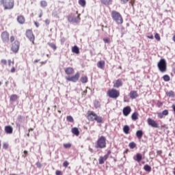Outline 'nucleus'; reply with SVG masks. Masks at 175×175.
Instances as JSON below:
<instances>
[{
    "instance_id": "43",
    "label": "nucleus",
    "mask_w": 175,
    "mask_h": 175,
    "mask_svg": "<svg viewBox=\"0 0 175 175\" xmlns=\"http://www.w3.org/2000/svg\"><path fill=\"white\" fill-rule=\"evenodd\" d=\"M63 166H64V167H68V166H69V162H68V161H65L63 163Z\"/></svg>"
},
{
    "instance_id": "63",
    "label": "nucleus",
    "mask_w": 175,
    "mask_h": 175,
    "mask_svg": "<svg viewBox=\"0 0 175 175\" xmlns=\"http://www.w3.org/2000/svg\"><path fill=\"white\" fill-rule=\"evenodd\" d=\"M35 25L38 27V23L35 22Z\"/></svg>"
},
{
    "instance_id": "24",
    "label": "nucleus",
    "mask_w": 175,
    "mask_h": 175,
    "mask_svg": "<svg viewBox=\"0 0 175 175\" xmlns=\"http://www.w3.org/2000/svg\"><path fill=\"white\" fill-rule=\"evenodd\" d=\"M101 3L105 5V6H109V5H111L113 0H100Z\"/></svg>"
},
{
    "instance_id": "56",
    "label": "nucleus",
    "mask_w": 175,
    "mask_h": 175,
    "mask_svg": "<svg viewBox=\"0 0 175 175\" xmlns=\"http://www.w3.org/2000/svg\"><path fill=\"white\" fill-rule=\"evenodd\" d=\"M172 107L173 111L175 114V105H172Z\"/></svg>"
},
{
    "instance_id": "8",
    "label": "nucleus",
    "mask_w": 175,
    "mask_h": 175,
    "mask_svg": "<svg viewBox=\"0 0 175 175\" xmlns=\"http://www.w3.org/2000/svg\"><path fill=\"white\" fill-rule=\"evenodd\" d=\"M80 79V72H77L75 75L71 77H66L67 81H72V83H77V81Z\"/></svg>"
},
{
    "instance_id": "3",
    "label": "nucleus",
    "mask_w": 175,
    "mask_h": 175,
    "mask_svg": "<svg viewBox=\"0 0 175 175\" xmlns=\"http://www.w3.org/2000/svg\"><path fill=\"white\" fill-rule=\"evenodd\" d=\"M111 16L113 21H116L117 24H122L124 23V18H122V15L116 10H113L111 13Z\"/></svg>"
},
{
    "instance_id": "41",
    "label": "nucleus",
    "mask_w": 175,
    "mask_h": 175,
    "mask_svg": "<svg viewBox=\"0 0 175 175\" xmlns=\"http://www.w3.org/2000/svg\"><path fill=\"white\" fill-rule=\"evenodd\" d=\"M154 38L156 40H161V36H159V33H156L154 35Z\"/></svg>"
},
{
    "instance_id": "50",
    "label": "nucleus",
    "mask_w": 175,
    "mask_h": 175,
    "mask_svg": "<svg viewBox=\"0 0 175 175\" xmlns=\"http://www.w3.org/2000/svg\"><path fill=\"white\" fill-rule=\"evenodd\" d=\"M10 72H11V73H14V72H16V68L12 67V68H11Z\"/></svg>"
},
{
    "instance_id": "26",
    "label": "nucleus",
    "mask_w": 175,
    "mask_h": 175,
    "mask_svg": "<svg viewBox=\"0 0 175 175\" xmlns=\"http://www.w3.org/2000/svg\"><path fill=\"white\" fill-rule=\"evenodd\" d=\"M165 95L168 96V98H174L175 93L174 91H169L165 92Z\"/></svg>"
},
{
    "instance_id": "64",
    "label": "nucleus",
    "mask_w": 175,
    "mask_h": 175,
    "mask_svg": "<svg viewBox=\"0 0 175 175\" xmlns=\"http://www.w3.org/2000/svg\"><path fill=\"white\" fill-rule=\"evenodd\" d=\"M34 62H39V60H35Z\"/></svg>"
},
{
    "instance_id": "31",
    "label": "nucleus",
    "mask_w": 175,
    "mask_h": 175,
    "mask_svg": "<svg viewBox=\"0 0 175 175\" xmlns=\"http://www.w3.org/2000/svg\"><path fill=\"white\" fill-rule=\"evenodd\" d=\"M80 81H81L83 84L88 83V77L87 76L81 77L80 78Z\"/></svg>"
},
{
    "instance_id": "12",
    "label": "nucleus",
    "mask_w": 175,
    "mask_h": 175,
    "mask_svg": "<svg viewBox=\"0 0 175 175\" xmlns=\"http://www.w3.org/2000/svg\"><path fill=\"white\" fill-rule=\"evenodd\" d=\"M147 122L150 126H152V128H159V125L158 124V123L152 118H148Z\"/></svg>"
},
{
    "instance_id": "53",
    "label": "nucleus",
    "mask_w": 175,
    "mask_h": 175,
    "mask_svg": "<svg viewBox=\"0 0 175 175\" xmlns=\"http://www.w3.org/2000/svg\"><path fill=\"white\" fill-rule=\"evenodd\" d=\"M157 154L158 155H161V154H162V150H157Z\"/></svg>"
},
{
    "instance_id": "29",
    "label": "nucleus",
    "mask_w": 175,
    "mask_h": 175,
    "mask_svg": "<svg viewBox=\"0 0 175 175\" xmlns=\"http://www.w3.org/2000/svg\"><path fill=\"white\" fill-rule=\"evenodd\" d=\"M136 136L138 139H142V137H143V131L142 130H138L137 132H136Z\"/></svg>"
},
{
    "instance_id": "36",
    "label": "nucleus",
    "mask_w": 175,
    "mask_h": 175,
    "mask_svg": "<svg viewBox=\"0 0 175 175\" xmlns=\"http://www.w3.org/2000/svg\"><path fill=\"white\" fill-rule=\"evenodd\" d=\"M163 79L164 80V81H170V77L167 75H165L163 77Z\"/></svg>"
},
{
    "instance_id": "51",
    "label": "nucleus",
    "mask_w": 175,
    "mask_h": 175,
    "mask_svg": "<svg viewBox=\"0 0 175 175\" xmlns=\"http://www.w3.org/2000/svg\"><path fill=\"white\" fill-rule=\"evenodd\" d=\"M45 24H46V25H49L50 24V20L46 19L45 20Z\"/></svg>"
},
{
    "instance_id": "20",
    "label": "nucleus",
    "mask_w": 175,
    "mask_h": 175,
    "mask_svg": "<svg viewBox=\"0 0 175 175\" xmlns=\"http://www.w3.org/2000/svg\"><path fill=\"white\" fill-rule=\"evenodd\" d=\"M122 80L121 79H117L113 84V88H120V87H122Z\"/></svg>"
},
{
    "instance_id": "59",
    "label": "nucleus",
    "mask_w": 175,
    "mask_h": 175,
    "mask_svg": "<svg viewBox=\"0 0 175 175\" xmlns=\"http://www.w3.org/2000/svg\"><path fill=\"white\" fill-rule=\"evenodd\" d=\"M128 152H129V149H126L125 151H124V154H128Z\"/></svg>"
},
{
    "instance_id": "38",
    "label": "nucleus",
    "mask_w": 175,
    "mask_h": 175,
    "mask_svg": "<svg viewBox=\"0 0 175 175\" xmlns=\"http://www.w3.org/2000/svg\"><path fill=\"white\" fill-rule=\"evenodd\" d=\"M94 106L95 109H99V107H100V103H99V101H95L94 103Z\"/></svg>"
},
{
    "instance_id": "33",
    "label": "nucleus",
    "mask_w": 175,
    "mask_h": 175,
    "mask_svg": "<svg viewBox=\"0 0 175 175\" xmlns=\"http://www.w3.org/2000/svg\"><path fill=\"white\" fill-rule=\"evenodd\" d=\"M40 6L41 8H47V1L42 0L40 1Z\"/></svg>"
},
{
    "instance_id": "17",
    "label": "nucleus",
    "mask_w": 175,
    "mask_h": 175,
    "mask_svg": "<svg viewBox=\"0 0 175 175\" xmlns=\"http://www.w3.org/2000/svg\"><path fill=\"white\" fill-rule=\"evenodd\" d=\"M109 157H107V155L101 156L98 159V163L99 165H103L106 161H107Z\"/></svg>"
},
{
    "instance_id": "9",
    "label": "nucleus",
    "mask_w": 175,
    "mask_h": 175,
    "mask_svg": "<svg viewBox=\"0 0 175 175\" xmlns=\"http://www.w3.org/2000/svg\"><path fill=\"white\" fill-rule=\"evenodd\" d=\"M26 37L32 42L33 44H35V36L33 35V31L32 29H27L25 32Z\"/></svg>"
},
{
    "instance_id": "61",
    "label": "nucleus",
    "mask_w": 175,
    "mask_h": 175,
    "mask_svg": "<svg viewBox=\"0 0 175 175\" xmlns=\"http://www.w3.org/2000/svg\"><path fill=\"white\" fill-rule=\"evenodd\" d=\"M42 16H43V14H40L39 15L40 18L42 17Z\"/></svg>"
},
{
    "instance_id": "27",
    "label": "nucleus",
    "mask_w": 175,
    "mask_h": 175,
    "mask_svg": "<svg viewBox=\"0 0 175 175\" xmlns=\"http://www.w3.org/2000/svg\"><path fill=\"white\" fill-rule=\"evenodd\" d=\"M18 99V96L17 94H12L10 97V102H16Z\"/></svg>"
},
{
    "instance_id": "60",
    "label": "nucleus",
    "mask_w": 175,
    "mask_h": 175,
    "mask_svg": "<svg viewBox=\"0 0 175 175\" xmlns=\"http://www.w3.org/2000/svg\"><path fill=\"white\" fill-rule=\"evenodd\" d=\"M32 131H33V129H32V128L29 129V132H31Z\"/></svg>"
},
{
    "instance_id": "46",
    "label": "nucleus",
    "mask_w": 175,
    "mask_h": 175,
    "mask_svg": "<svg viewBox=\"0 0 175 175\" xmlns=\"http://www.w3.org/2000/svg\"><path fill=\"white\" fill-rule=\"evenodd\" d=\"M12 65H14V61L8 60V66H12Z\"/></svg>"
},
{
    "instance_id": "49",
    "label": "nucleus",
    "mask_w": 175,
    "mask_h": 175,
    "mask_svg": "<svg viewBox=\"0 0 175 175\" xmlns=\"http://www.w3.org/2000/svg\"><path fill=\"white\" fill-rule=\"evenodd\" d=\"M55 174L56 175H62V172L61 171H59V170H57L55 172Z\"/></svg>"
},
{
    "instance_id": "6",
    "label": "nucleus",
    "mask_w": 175,
    "mask_h": 175,
    "mask_svg": "<svg viewBox=\"0 0 175 175\" xmlns=\"http://www.w3.org/2000/svg\"><path fill=\"white\" fill-rule=\"evenodd\" d=\"M107 95L111 99H117L118 98H120V90H117V89L114 88L109 89L107 92Z\"/></svg>"
},
{
    "instance_id": "10",
    "label": "nucleus",
    "mask_w": 175,
    "mask_h": 175,
    "mask_svg": "<svg viewBox=\"0 0 175 175\" xmlns=\"http://www.w3.org/2000/svg\"><path fill=\"white\" fill-rule=\"evenodd\" d=\"M9 36H10V34H9V32H8V31H4L1 33V38L3 43H9V40H10Z\"/></svg>"
},
{
    "instance_id": "5",
    "label": "nucleus",
    "mask_w": 175,
    "mask_h": 175,
    "mask_svg": "<svg viewBox=\"0 0 175 175\" xmlns=\"http://www.w3.org/2000/svg\"><path fill=\"white\" fill-rule=\"evenodd\" d=\"M1 5H3L5 10H10L14 8V0H0Z\"/></svg>"
},
{
    "instance_id": "4",
    "label": "nucleus",
    "mask_w": 175,
    "mask_h": 175,
    "mask_svg": "<svg viewBox=\"0 0 175 175\" xmlns=\"http://www.w3.org/2000/svg\"><path fill=\"white\" fill-rule=\"evenodd\" d=\"M107 147V143H106V137L102 135L99 137L96 142L95 144V148H100V150H102L103 148H106Z\"/></svg>"
},
{
    "instance_id": "18",
    "label": "nucleus",
    "mask_w": 175,
    "mask_h": 175,
    "mask_svg": "<svg viewBox=\"0 0 175 175\" xmlns=\"http://www.w3.org/2000/svg\"><path fill=\"white\" fill-rule=\"evenodd\" d=\"M4 131L8 135H12L13 133V127L12 126H5Z\"/></svg>"
},
{
    "instance_id": "57",
    "label": "nucleus",
    "mask_w": 175,
    "mask_h": 175,
    "mask_svg": "<svg viewBox=\"0 0 175 175\" xmlns=\"http://www.w3.org/2000/svg\"><path fill=\"white\" fill-rule=\"evenodd\" d=\"M123 3H126L129 0H121Z\"/></svg>"
},
{
    "instance_id": "25",
    "label": "nucleus",
    "mask_w": 175,
    "mask_h": 175,
    "mask_svg": "<svg viewBox=\"0 0 175 175\" xmlns=\"http://www.w3.org/2000/svg\"><path fill=\"white\" fill-rule=\"evenodd\" d=\"M131 118L133 121H136L137 120H139V113L137 112H134L131 115Z\"/></svg>"
},
{
    "instance_id": "2",
    "label": "nucleus",
    "mask_w": 175,
    "mask_h": 175,
    "mask_svg": "<svg viewBox=\"0 0 175 175\" xmlns=\"http://www.w3.org/2000/svg\"><path fill=\"white\" fill-rule=\"evenodd\" d=\"M10 43L12 44L11 50L13 53H18L20 50V41L16 40V37L14 36H11L10 38Z\"/></svg>"
},
{
    "instance_id": "1",
    "label": "nucleus",
    "mask_w": 175,
    "mask_h": 175,
    "mask_svg": "<svg viewBox=\"0 0 175 175\" xmlns=\"http://www.w3.org/2000/svg\"><path fill=\"white\" fill-rule=\"evenodd\" d=\"M87 118L88 121H96L98 124H103V118L101 116H98L94 111H88L87 113Z\"/></svg>"
},
{
    "instance_id": "34",
    "label": "nucleus",
    "mask_w": 175,
    "mask_h": 175,
    "mask_svg": "<svg viewBox=\"0 0 175 175\" xmlns=\"http://www.w3.org/2000/svg\"><path fill=\"white\" fill-rule=\"evenodd\" d=\"M144 170H145V172H151V166L148 165H145L144 166Z\"/></svg>"
},
{
    "instance_id": "30",
    "label": "nucleus",
    "mask_w": 175,
    "mask_h": 175,
    "mask_svg": "<svg viewBox=\"0 0 175 175\" xmlns=\"http://www.w3.org/2000/svg\"><path fill=\"white\" fill-rule=\"evenodd\" d=\"M142 159H143V156H142V154L137 153L136 154V159H135V161L137 162H142Z\"/></svg>"
},
{
    "instance_id": "62",
    "label": "nucleus",
    "mask_w": 175,
    "mask_h": 175,
    "mask_svg": "<svg viewBox=\"0 0 175 175\" xmlns=\"http://www.w3.org/2000/svg\"><path fill=\"white\" fill-rule=\"evenodd\" d=\"M169 157H172V153H169Z\"/></svg>"
},
{
    "instance_id": "7",
    "label": "nucleus",
    "mask_w": 175,
    "mask_h": 175,
    "mask_svg": "<svg viewBox=\"0 0 175 175\" xmlns=\"http://www.w3.org/2000/svg\"><path fill=\"white\" fill-rule=\"evenodd\" d=\"M157 68L161 73H165L167 70V64L166 63V59H161L157 64Z\"/></svg>"
},
{
    "instance_id": "39",
    "label": "nucleus",
    "mask_w": 175,
    "mask_h": 175,
    "mask_svg": "<svg viewBox=\"0 0 175 175\" xmlns=\"http://www.w3.org/2000/svg\"><path fill=\"white\" fill-rule=\"evenodd\" d=\"M49 46H50L53 50H54V51H55V50H57V45H55V44L54 43H48Z\"/></svg>"
},
{
    "instance_id": "58",
    "label": "nucleus",
    "mask_w": 175,
    "mask_h": 175,
    "mask_svg": "<svg viewBox=\"0 0 175 175\" xmlns=\"http://www.w3.org/2000/svg\"><path fill=\"white\" fill-rule=\"evenodd\" d=\"M18 120L20 121V120H23V116H19L18 117Z\"/></svg>"
},
{
    "instance_id": "47",
    "label": "nucleus",
    "mask_w": 175,
    "mask_h": 175,
    "mask_svg": "<svg viewBox=\"0 0 175 175\" xmlns=\"http://www.w3.org/2000/svg\"><path fill=\"white\" fill-rule=\"evenodd\" d=\"M103 42L105 43H110V38H103Z\"/></svg>"
},
{
    "instance_id": "23",
    "label": "nucleus",
    "mask_w": 175,
    "mask_h": 175,
    "mask_svg": "<svg viewBox=\"0 0 175 175\" xmlns=\"http://www.w3.org/2000/svg\"><path fill=\"white\" fill-rule=\"evenodd\" d=\"M131 131V127L128 125H124L123 126V132L125 135H129V131Z\"/></svg>"
},
{
    "instance_id": "42",
    "label": "nucleus",
    "mask_w": 175,
    "mask_h": 175,
    "mask_svg": "<svg viewBox=\"0 0 175 175\" xmlns=\"http://www.w3.org/2000/svg\"><path fill=\"white\" fill-rule=\"evenodd\" d=\"M1 65H8V61L5 59H2L1 60Z\"/></svg>"
},
{
    "instance_id": "48",
    "label": "nucleus",
    "mask_w": 175,
    "mask_h": 175,
    "mask_svg": "<svg viewBox=\"0 0 175 175\" xmlns=\"http://www.w3.org/2000/svg\"><path fill=\"white\" fill-rule=\"evenodd\" d=\"M24 154L23 155V158H27V155H28V151L24 150Z\"/></svg>"
},
{
    "instance_id": "28",
    "label": "nucleus",
    "mask_w": 175,
    "mask_h": 175,
    "mask_svg": "<svg viewBox=\"0 0 175 175\" xmlns=\"http://www.w3.org/2000/svg\"><path fill=\"white\" fill-rule=\"evenodd\" d=\"M72 53H75V54H80V49L77 46H74L72 48Z\"/></svg>"
},
{
    "instance_id": "32",
    "label": "nucleus",
    "mask_w": 175,
    "mask_h": 175,
    "mask_svg": "<svg viewBox=\"0 0 175 175\" xmlns=\"http://www.w3.org/2000/svg\"><path fill=\"white\" fill-rule=\"evenodd\" d=\"M86 4L87 3L85 2V0H79V5L82 6V8H85Z\"/></svg>"
},
{
    "instance_id": "21",
    "label": "nucleus",
    "mask_w": 175,
    "mask_h": 175,
    "mask_svg": "<svg viewBox=\"0 0 175 175\" xmlns=\"http://www.w3.org/2000/svg\"><path fill=\"white\" fill-rule=\"evenodd\" d=\"M17 21L19 24H24L25 23V18L23 15L18 16L17 17Z\"/></svg>"
},
{
    "instance_id": "13",
    "label": "nucleus",
    "mask_w": 175,
    "mask_h": 175,
    "mask_svg": "<svg viewBox=\"0 0 175 175\" xmlns=\"http://www.w3.org/2000/svg\"><path fill=\"white\" fill-rule=\"evenodd\" d=\"M166 116H169V110L164 109L162 112L157 113V117L158 118L162 119L164 117H166Z\"/></svg>"
},
{
    "instance_id": "15",
    "label": "nucleus",
    "mask_w": 175,
    "mask_h": 175,
    "mask_svg": "<svg viewBox=\"0 0 175 175\" xmlns=\"http://www.w3.org/2000/svg\"><path fill=\"white\" fill-rule=\"evenodd\" d=\"M131 111H132V109H131V107L129 106H127L124 108H123V115L125 116V117H128V116H129V114H131Z\"/></svg>"
},
{
    "instance_id": "35",
    "label": "nucleus",
    "mask_w": 175,
    "mask_h": 175,
    "mask_svg": "<svg viewBox=\"0 0 175 175\" xmlns=\"http://www.w3.org/2000/svg\"><path fill=\"white\" fill-rule=\"evenodd\" d=\"M66 120L68 122H75V119H73V117H72V116H68L66 117Z\"/></svg>"
},
{
    "instance_id": "45",
    "label": "nucleus",
    "mask_w": 175,
    "mask_h": 175,
    "mask_svg": "<svg viewBox=\"0 0 175 175\" xmlns=\"http://www.w3.org/2000/svg\"><path fill=\"white\" fill-rule=\"evenodd\" d=\"M8 148L9 145L7 143H4L3 145V148H4V150H8Z\"/></svg>"
},
{
    "instance_id": "37",
    "label": "nucleus",
    "mask_w": 175,
    "mask_h": 175,
    "mask_svg": "<svg viewBox=\"0 0 175 175\" xmlns=\"http://www.w3.org/2000/svg\"><path fill=\"white\" fill-rule=\"evenodd\" d=\"M129 147H130V148L131 149L135 148L136 143H135L134 142H130L129 144Z\"/></svg>"
},
{
    "instance_id": "19",
    "label": "nucleus",
    "mask_w": 175,
    "mask_h": 175,
    "mask_svg": "<svg viewBox=\"0 0 175 175\" xmlns=\"http://www.w3.org/2000/svg\"><path fill=\"white\" fill-rule=\"evenodd\" d=\"M105 65L106 62H105V60H100L97 63V67L98 68V69H105Z\"/></svg>"
},
{
    "instance_id": "54",
    "label": "nucleus",
    "mask_w": 175,
    "mask_h": 175,
    "mask_svg": "<svg viewBox=\"0 0 175 175\" xmlns=\"http://www.w3.org/2000/svg\"><path fill=\"white\" fill-rule=\"evenodd\" d=\"M110 154H111V150H108L107 154H105V155H107V158H109V155Z\"/></svg>"
},
{
    "instance_id": "55",
    "label": "nucleus",
    "mask_w": 175,
    "mask_h": 175,
    "mask_svg": "<svg viewBox=\"0 0 175 175\" xmlns=\"http://www.w3.org/2000/svg\"><path fill=\"white\" fill-rule=\"evenodd\" d=\"M147 38L148 39H154V36H148Z\"/></svg>"
},
{
    "instance_id": "16",
    "label": "nucleus",
    "mask_w": 175,
    "mask_h": 175,
    "mask_svg": "<svg viewBox=\"0 0 175 175\" xmlns=\"http://www.w3.org/2000/svg\"><path fill=\"white\" fill-rule=\"evenodd\" d=\"M139 96V94H137V91L136 90H132L129 93V97L131 99H136Z\"/></svg>"
},
{
    "instance_id": "22",
    "label": "nucleus",
    "mask_w": 175,
    "mask_h": 175,
    "mask_svg": "<svg viewBox=\"0 0 175 175\" xmlns=\"http://www.w3.org/2000/svg\"><path fill=\"white\" fill-rule=\"evenodd\" d=\"M71 132L73 133V135H75V136H79V135H80V131L77 127H73L71 129Z\"/></svg>"
},
{
    "instance_id": "52",
    "label": "nucleus",
    "mask_w": 175,
    "mask_h": 175,
    "mask_svg": "<svg viewBox=\"0 0 175 175\" xmlns=\"http://www.w3.org/2000/svg\"><path fill=\"white\" fill-rule=\"evenodd\" d=\"M36 166H37V167H42V164L40 162H38L36 163Z\"/></svg>"
},
{
    "instance_id": "44",
    "label": "nucleus",
    "mask_w": 175,
    "mask_h": 175,
    "mask_svg": "<svg viewBox=\"0 0 175 175\" xmlns=\"http://www.w3.org/2000/svg\"><path fill=\"white\" fill-rule=\"evenodd\" d=\"M157 106L158 107H161L163 106V103L159 100V101H157Z\"/></svg>"
},
{
    "instance_id": "40",
    "label": "nucleus",
    "mask_w": 175,
    "mask_h": 175,
    "mask_svg": "<svg viewBox=\"0 0 175 175\" xmlns=\"http://www.w3.org/2000/svg\"><path fill=\"white\" fill-rule=\"evenodd\" d=\"M64 148H70L72 147V144L68 143V144H64Z\"/></svg>"
},
{
    "instance_id": "11",
    "label": "nucleus",
    "mask_w": 175,
    "mask_h": 175,
    "mask_svg": "<svg viewBox=\"0 0 175 175\" xmlns=\"http://www.w3.org/2000/svg\"><path fill=\"white\" fill-rule=\"evenodd\" d=\"M80 16H81V14H79L77 17L68 16V21L69 23H80V20H81Z\"/></svg>"
},
{
    "instance_id": "14",
    "label": "nucleus",
    "mask_w": 175,
    "mask_h": 175,
    "mask_svg": "<svg viewBox=\"0 0 175 175\" xmlns=\"http://www.w3.org/2000/svg\"><path fill=\"white\" fill-rule=\"evenodd\" d=\"M64 72L67 76H72L75 73V68L72 67H67L64 69Z\"/></svg>"
}]
</instances>
